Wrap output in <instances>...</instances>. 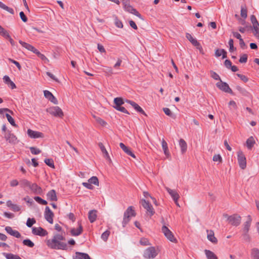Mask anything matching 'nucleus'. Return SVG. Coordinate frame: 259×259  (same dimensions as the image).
I'll use <instances>...</instances> for the list:
<instances>
[{
  "label": "nucleus",
  "instance_id": "obj_4",
  "mask_svg": "<svg viewBox=\"0 0 259 259\" xmlns=\"http://www.w3.org/2000/svg\"><path fill=\"white\" fill-rule=\"evenodd\" d=\"M162 232L164 234L166 238L172 242H176L177 239L174 237L171 231L165 225H163L161 228Z\"/></svg>",
  "mask_w": 259,
  "mask_h": 259
},
{
  "label": "nucleus",
  "instance_id": "obj_35",
  "mask_svg": "<svg viewBox=\"0 0 259 259\" xmlns=\"http://www.w3.org/2000/svg\"><path fill=\"white\" fill-rule=\"evenodd\" d=\"M0 35L5 38L10 37L8 32L0 25Z\"/></svg>",
  "mask_w": 259,
  "mask_h": 259
},
{
  "label": "nucleus",
  "instance_id": "obj_48",
  "mask_svg": "<svg viewBox=\"0 0 259 259\" xmlns=\"http://www.w3.org/2000/svg\"><path fill=\"white\" fill-rule=\"evenodd\" d=\"M6 116L8 121L10 122V123L12 125L14 126H15L16 125L15 123L14 119L11 117V116L10 115L7 113V114H6Z\"/></svg>",
  "mask_w": 259,
  "mask_h": 259
},
{
  "label": "nucleus",
  "instance_id": "obj_6",
  "mask_svg": "<svg viewBox=\"0 0 259 259\" xmlns=\"http://www.w3.org/2000/svg\"><path fill=\"white\" fill-rule=\"evenodd\" d=\"M241 217L237 214L228 217V221L230 224L234 226H238L241 223Z\"/></svg>",
  "mask_w": 259,
  "mask_h": 259
},
{
  "label": "nucleus",
  "instance_id": "obj_60",
  "mask_svg": "<svg viewBox=\"0 0 259 259\" xmlns=\"http://www.w3.org/2000/svg\"><path fill=\"white\" fill-rule=\"evenodd\" d=\"M9 60L11 62H12L13 64H14L17 66V67L19 69V70H21V66L20 63L18 62H17V61H15L14 60H13L12 59H10V58L9 59Z\"/></svg>",
  "mask_w": 259,
  "mask_h": 259
},
{
  "label": "nucleus",
  "instance_id": "obj_9",
  "mask_svg": "<svg viewBox=\"0 0 259 259\" xmlns=\"http://www.w3.org/2000/svg\"><path fill=\"white\" fill-rule=\"evenodd\" d=\"M238 161L239 166L241 169H244L246 166V158L242 152H239L238 153Z\"/></svg>",
  "mask_w": 259,
  "mask_h": 259
},
{
  "label": "nucleus",
  "instance_id": "obj_55",
  "mask_svg": "<svg viewBox=\"0 0 259 259\" xmlns=\"http://www.w3.org/2000/svg\"><path fill=\"white\" fill-rule=\"evenodd\" d=\"M44 96L45 97V98H46L49 100V99H50L51 97L53 95L51 92H50V91H49L48 90L44 91Z\"/></svg>",
  "mask_w": 259,
  "mask_h": 259
},
{
  "label": "nucleus",
  "instance_id": "obj_12",
  "mask_svg": "<svg viewBox=\"0 0 259 259\" xmlns=\"http://www.w3.org/2000/svg\"><path fill=\"white\" fill-rule=\"evenodd\" d=\"M28 136L32 139H36L39 138H43L44 134L42 133L34 131L30 129H28L27 132Z\"/></svg>",
  "mask_w": 259,
  "mask_h": 259
},
{
  "label": "nucleus",
  "instance_id": "obj_34",
  "mask_svg": "<svg viewBox=\"0 0 259 259\" xmlns=\"http://www.w3.org/2000/svg\"><path fill=\"white\" fill-rule=\"evenodd\" d=\"M251 256L253 259H259V250L257 248H253L251 250Z\"/></svg>",
  "mask_w": 259,
  "mask_h": 259
},
{
  "label": "nucleus",
  "instance_id": "obj_7",
  "mask_svg": "<svg viewBox=\"0 0 259 259\" xmlns=\"http://www.w3.org/2000/svg\"><path fill=\"white\" fill-rule=\"evenodd\" d=\"M157 255V253L154 247L147 248L144 253V257L146 258H154Z\"/></svg>",
  "mask_w": 259,
  "mask_h": 259
},
{
  "label": "nucleus",
  "instance_id": "obj_30",
  "mask_svg": "<svg viewBox=\"0 0 259 259\" xmlns=\"http://www.w3.org/2000/svg\"><path fill=\"white\" fill-rule=\"evenodd\" d=\"M19 42L23 47H24L25 48H26L28 50L30 51L31 52H32L33 51V50L34 49V48H35L32 45H30L29 44H27L26 42H24V41H23L22 40H19Z\"/></svg>",
  "mask_w": 259,
  "mask_h": 259
},
{
  "label": "nucleus",
  "instance_id": "obj_59",
  "mask_svg": "<svg viewBox=\"0 0 259 259\" xmlns=\"http://www.w3.org/2000/svg\"><path fill=\"white\" fill-rule=\"evenodd\" d=\"M41 60H42L45 63H48L49 62V59L42 54H40L38 56Z\"/></svg>",
  "mask_w": 259,
  "mask_h": 259
},
{
  "label": "nucleus",
  "instance_id": "obj_33",
  "mask_svg": "<svg viewBox=\"0 0 259 259\" xmlns=\"http://www.w3.org/2000/svg\"><path fill=\"white\" fill-rule=\"evenodd\" d=\"M250 224H251V219H250V218H249V220L246 221L244 224V226H243V233H248V231L249 230L250 227Z\"/></svg>",
  "mask_w": 259,
  "mask_h": 259
},
{
  "label": "nucleus",
  "instance_id": "obj_1",
  "mask_svg": "<svg viewBox=\"0 0 259 259\" xmlns=\"http://www.w3.org/2000/svg\"><path fill=\"white\" fill-rule=\"evenodd\" d=\"M65 240L64 237L59 234L55 235L52 239L47 241V245L52 249L66 250L67 248V245Z\"/></svg>",
  "mask_w": 259,
  "mask_h": 259
},
{
  "label": "nucleus",
  "instance_id": "obj_8",
  "mask_svg": "<svg viewBox=\"0 0 259 259\" xmlns=\"http://www.w3.org/2000/svg\"><path fill=\"white\" fill-rule=\"evenodd\" d=\"M216 85L222 91L226 93L232 94V90L230 89L229 85L226 82H223L222 80H221L220 82L217 83Z\"/></svg>",
  "mask_w": 259,
  "mask_h": 259
},
{
  "label": "nucleus",
  "instance_id": "obj_2",
  "mask_svg": "<svg viewBox=\"0 0 259 259\" xmlns=\"http://www.w3.org/2000/svg\"><path fill=\"white\" fill-rule=\"evenodd\" d=\"M47 112L51 115L57 117H62L63 116V112L62 109L58 106L51 107L47 109Z\"/></svg>",
  "mask_w": 259,
  "mask_h": 259
},
{
  "label": "nucleus",
  "instance_id": "obj_14",
  "mask_svg": "<svg viewBox=\"0 0 259 259\" xmlns=\"http://www.w3.org/2000/svg\"><path fill=\"white\" fill-rule=\"evenodd\" d=\"M165 189L168 193L170 195L173 200H179L180 198V195L176 190L171 189L167 187H165Z\"/></svg>",
  "mask_w": 259,
  "mask_h": 259
},
{
  "label": "nucleus",
  "instance_id": "obj_22",
  "mask_svg": "<svg viewBox=\"0 0 259 259\" xmlns=\"http://www.w3.org/2000/svg\"><path fill=\"white\" fill-rule=\"evenodd\" d=\"M47 199L51 201H57V197L56 191L54 190H51L47 194Z\"/></svg>",
  "mask_w": 259,
  "mask_h": 259
},
{
  "label": "nucleus",
  "instance_id": "obj_46",
  "mask_svg": "<svg viewBox=\"0 0 259 259\" xmlns=\"http://www.w3.org/2000/svg\"><path fill=\"white\" fill-rule=\"evenodd\" d=\"M45 163L51 167H54V163L53 159L46 158L44 160Z\"/></svg>",
  "mask_w": 259,
  "mask_h": 259
},
{
  "label": "nucleus",
  "instance_id": "obj_58",
  "mask_svg": "<svg viewBox=\"0 0 259 259\" xmlns=\"http://www.w3.org/2000/svg\"><path fill=\"white\" fill-rule=\"evenodd\" d=\"M213 160L214 161L221 162L222 161V158L220 154L214 155L213 157Z\"/></svg>",
  "mask_w": 259,
  "mask_h": 259
},
{
  "label": "nucleus",
  "instance_id": "obj_38",
  "mask_svg": "<svg viewBox=\"0 0 259 259\" xmlns=\"http://www.w3.org/2000/svg\"><path fill=\"white\" fill-rule=\"evenodd\" d=\"M88 181L91 184L96 186L99 185V180L97 177L93 176L88 180Z\"/></svg>",
  "mask_w": 259,
  "mask_h": 259
},
{
  "label": "nucleus",
  "instance_id": "obj_21",
  "mask_svg": "<svg viewBox=\"0 0 259 259\" xmlns=\"http://www.w3.org/2000/svg\"><path fill=\"white\" fill-rule=\"evenodd\" d=\"M186 37L194 46L196 47L197 48H199L200 47V44L196 39L194 38L190 34L187 33L186 34Z\"/></svg>",
  "mask_w": 259,
  "mask_h": 259
},
{
  "label": "nucleus",
  "instance_id": "obj_43",
  "mask_svg": "<svg viewBox=\"0 0 259 259\" xmlns=\"http://www.w3.org/2000/svg\"><path fill=\"white\" fill-rule=\"evenodd\" d=\"M94 117L95 118L96 121L102 126H105L107 124L106 122L103 120L102 119H101V118L99 117H96L95 116H94Z\"/></svg>",
  "mask_w": 259,
  "mask_h": 259
},
{
  "label": "nucleus",
  "instance_id": "obj_54",
  "mask_svg": "<svg viewBox=\"0 0 259 259\" xmlns=\"http://www.w3.org/2000/svg\"><path fill=\"white\" fill-rule=\"evenodd\" d=\"M140 243L142 245H144V246H147V245H149L150 244L149 240L147 238H142L140 240Z\"/></svg>",
  "mask_w": 259,
  "mask_h": 259
},
{
  "label": "nucleus",
  "instance_id": "obj_47",
  "mask_svg": "<svg viewBox=\"0 0 259 259\" xmlns=\"http://www.w3.org/2000/svg\"><path fill=\"white\" fill-rule=\"evenodd\" d=\"M114 103L115 105L121 106L123 104L124 102L121 98H115L114 99Z\"/></svg>",
  "mask_w": 259,
  "mask_h": 259
},
{
  "label": "nucleus",
  "instance_id": "obj_13",
  "mask_svg": "<svg viewBox=\"0 0 259 259\" xmlns=\"http://www.w3.org/2000/svg\"><path fill=\"white\" fill-rule=\"evenodd\" d=\"M5 230L9 234L16 238H19L21 236V234L18 231L13 230L11 227H6Z\"/></svg>",
  "mask_w": 259,
  "mask_h": 259
},
{
  "label": "nucleus",
  "instance_id": "obj_10",
  "mask_svg": "<svg viewBox=\"0 0 259 259\" xmlns=\"http://www.w3.org/2000/svg\"><path fill=\"white\" fill-rule=\"evenodd\" d=\"M54 216V214L53 212L51 211L49 206H47L45 208V219L50 224L53 223V217Z\"/></svg>",
  "mask_w": 259,
  "mask_h": 259
},
{
  "label": "nucleus",
  "instance_id": "obj_44",
  "mask_svg": "<svg viewBox=\"0 0 259 259\" xmlns=\"http://www.w3.org/2000/svg\"><path fill=\"white\" fill-rule=\"evenodd\" d=\"M34 199L38 203L42 204V205H46L47 204V202L46 200H44L41 199L39 196H35L34 197Z\"/></svg>",
  "mask_w": 259,
  "mask_h": 259
},
{
  "label": "nucleus",
  "instance_id": "obj_45",
  "mask_svg": "<svg viewBox=\"0 0 259 259\" xmlns=\"http://www.w3.org/2000/svg\"><path fill=\"white\" fill-rule=\"evenodd\" d=\"M36 223L35 220L34 218H28L27 220L26 225L28 227L30 228L33 224Z\"/></svg>",
  "mask_w": 259,
  "mask_h": 259
},
{
  "label": "nucleus",
  "instance_id": "obj_57",
  "mask_svg": "<svg viewBox=\"0 0 259 259\" xmlns=\"http://www.w3.org/2000/svg\"><path fill=\"white\" fill-rule=\"evenodd\" d=\"M104 71L105 72V73L109 75H111L113 73L112 68L110 67H106Z\"/></svg>",
  "mask_w": 259,
  "mask_h": 259
},
{
  "label": "nucleus",
  "instance_id": "obj_25",
  "mask_svg": "<svg viewBox=\"0 0 259 259\" xmlns=\"http://www.w3.org/2000/svg\"><path fill=\"white\" fill-rule=\"evenodd\" d=\"M161 146L165 155L168 157L169 153L168 152L167 144L163 139L161 141Z\"/></svg>",
  "mask_w": 259,
  "mask_h": 259
},
{
  "label": "nucleus",
  "instance_id": "obj_36",
  "mask_svg": "<svg viewBox=\"0 0 259 259\" xmlns=\"http://www.w3.org/2000/svg\"><path fill=\"white\" fill-rule=\"evenodd\" d=\"M24 245L32 248L34 246V243L29 239H24L23 241Z\"/></svg>",
  "mask_w": 259,
  "mask_h": 259
},
{
  "label": "nucleus",
  "instance_id": "obj_62",
  "mask_svg": "<svg viewBox=\"0 0 259 259\" xmlns=\"http://www.w3.org/2000/svg\"><path fill=\"white\" fill-rule=\"evenodd\" d=\"M20 17L21 19V20L24 22H27V17L26 16V15H25V14L23 12H21L20 13Z\"/></svg>",
  "mask_w": 259,
  "mask_h": 259
},
{
  "label": "nucleus",
  "instance_id": "obj_41",
  "mask_svg": "<svg viewBox=\"0 0 259 259\" xmlns=\"http://www.w3.org/2000/svg\"><path fill=\"white\" fill-rule=\"evenodd\" d=\"M250 21L252 24V28L259 25V23L254 15H252L250 16Z\"/></svg>",
  "mask_w": 259,
  "mask_h": 259
},
{
  "label": "nucleus",
  "instance_id": "obj_49",
  "mask_svg": "<svg viewBox=\"0 0 259 259\" xmlns=\"http://www.w3.org/2000/svg\"><path fill=\"white\" fill-rule=\"evenodd\" d=\"M210 75H211V77L215 80H219L220 81L221 80L220 76L216 72H215L213 71H210Z\"/></svg>",
  "mask_w": 259,
  "mask_h": 259
},
{
  "label": "nucleus",
  "instance_id": "obj_37",
  "mask_svg": "<svg viewBox=\"0 0 259 259\" xmlns=\"http://www.w3.org/2000/svg\"><path fill=\"white\" fill-rule=\"evenodd\" d=\"M110 234V232L109 230H106L101 235V239L104 241L105 242L107 241L108 239V237Z\"/></svg>",
  "mask_w": 259,
  "mask_h": 259
},
{
  "label": "nucleus",
  "instance_id": "obj_29",
  "mask_svg": "<svg viewBox=\"0 0 259 259\" xmlns=\"http://www.w3.org/2000/svg\"><path fill=\"white\" fill-rule=\"evenodd\" d=\"M204 251L207 259H218L216 255L211 251L205 249Z\"/></svg>",
  "mask_w": 259,
  "mask_h": 259
},
{
  "label": "nucleus",
  "instance_id": "obj_40",
  "mask_svg": "<svg viewBox=\"0 0 259 259\" xmlns=\"http://www.w3.org/2000/svg\"><path fill=\"white\" fill-rule=\"evenodd\" d=\"M241 16L245 19L247 17V10L245 7L241 6Z\"/></svg>",
  "mask_w": 259,
  "mask_h": 259
},
{
  "label": "nucleus",
  "instance_id": "obj_3",
  "mask_svg": "<svg viewBox=\"0 0 259 259\" xmlns=\"http://www.w3.org/2000/svg\"><path fill=\"white\" fill-rule=\"evenodd\" d=\"M141 203L143 207L146 210V213L150 217L152 216L155 213L154 209L152 205L145 199H142L141 200Z\"/></svg>",
  "mask_w": 259,
  "mask_h": 259
},
{
  "label": "nucleus",
  "instance_id": "obj_64",
  "mask_svg": "<svg viewBox=\"0 0 259 259\" xmlns=\"http://www.w3.org/2000/svg\"><path fill=\"white\" fill-rule=\"evenodd\" d=\"M163 110L164 113L166 115H168L169 116H172V114L169 108H163Z\"/></svg>",
  "mask_w": 259,
  "mask_h": 259
},
{
  "label": "nucleus",
  "instance_id": "obj_28",
  "mask_svg": "<svg viewBox=\"0 0 259 259\" xmlns=\"http://www.w3.org/2000/svg\"><path fill=\"white\" fill-rule=\"evenodd\" d=\"M179 145L181 147V152L182 153L185 152L187 150V145L186 142L183 139H180L179 141Z\"/></svg>",
  "mask_w": 259,
  "mask_h": 259
},
{
  "label": "nucleus",
  "instance_id": "obj_20",
  "mask_svg": "<svg viewBox=\"0 0 259 259\" xmlns=\"http://www.w3.org/2000/svg\"><path fill=\"white\" fill-rule=\"evenodd\" d=\"M207 238L209 241L212 243H215L217 242V239L214 236V232L212 230H207Z\"/></svg>",
  "mask_w": 259,
  "mask_h": 259
},
{
  "label": "nucleus",
  "instance_id": "obj_23",
  "mask_svg": "<svg viewBox=\"0 0 259 259\" xmlns=\"http://www.w3.org/2000/svg\"><path fill=\"white\" fill-rule=\"evenodd\" d=\"M97 211L91 210L89 212L88 218L91 223H94L97 219Z\"/></svg>",
  "mask_w": 259,
  "mask_h": 259
},
{
  "label": "nucleus",
  "instance_id": "obj_51",
  "mask_svg": "<svg viewBox=\"0 0 259 259\" xmlns=\"http://www.w3.org/2000/svg\"><path fill=\"white\" fill-rule=\"evenodd\" d=\"M254 35L259 39V25L253 27Z\"/></svg>",
  "mask_w": 259,
  "mask_h": 259
},
{
  "label": "nucleus",
  "instance_id": "obj_18",
  "mask_svg": "<svg viewBox=\"0 0 259 259\" xmlns=\"http://www.w3.org/2000/svg\"><path fill=\"white\" fill-rule=\"evenodd\" d=\"M124 8L125 11H126L127 12L134 14L139 18L141 17L140 14L136 10V9L134 8L132 6L129 5H125Z\"/></svg>",
  "mask_w": 259,
  "mask_h": 259
},
{
  "label": "nucleus",
  "instance_id": "obj_19",
  "mask_svg": "<svg viewBox=\"0 0 259 259\" xmlns=\"http://www.w3.org/2000/svg\"><path fill=\"white\" fill-rule=\"evenodd\" d=\"M126 102L131 104L134 107V108L138 112L143 114L146 115L144 111L136 103L130 100H126Z\"/></svg>",
  "mask_w": 259,
  "mask_h": 259
},
{
  "label": "nucleus",
  "instance_id": "obj_26",
  "mask_svg": "<svg viewBox=\"0 0 259 259\" xmlns=\"http://www.w3.org/2000/svg\"><path fill=\"white\" fill-rule=\"evenodd\" d=\"M2 254L7 259H21V258L18 255L14 254L11 253L3 252Z\"/></svg>",
  "mask_w": 259,
  "mask_h": 259
},
{
  "label": "nucleus",
  "instance_id": "obj_24",
  "mask_svg": "<svg viewBox=\"0 0 259 259\" xmlns=\"http://www.w3.org/2000/svg\"><path fill=\"white\" fill-rule=\"evenodd\" d=\"M124 217H127L130 218L131 217H135L136 215V213L133 209L132 206H129L126 211L124 213Z\"/></svg>",
  "mask_w": 259,
  "mask_h": 259
},
{
  "label": "nucleus",
  "instance_id": "obj_16",
  "mask_svg": "<svg viewBox=\"0 0 259 259\" xmlns=\"http://www.w3.org/2000/svg\"><path fill=\"white\" fill-rule=\"evenodd\" d=\"M78 227L77 228H72L70 233L72 236H77L79 235L82 232V227L81 224L78 222Z\"/></svg>",
  "mask_w": 259,
  "mask_h": 259
},
{
  "label": "nucleus",
  "instance_id": "obj_50",
  "mask_svg": "<svg viewBox=\"0 0 259 259\" xmlns=\"http://www.w3.org/2000/svg\"><path fill=\"white\" fill-rule=\"evenodd\" d=\"M114 22L115 25H116V27L120 28L123 27V24L122 22L120 20H119L117 17L115 18Z\"/></svg>",
  "mask_w": 259,
  "mask_h": 259
},
{
  "label": "nucleus",
  "instance_id": "obj_42",
  "mask_svg": "<svg viewBox=\"0 0 259 259\" xmlns=\"http://www.w3.org/2000/svg\"><path fill=\"white\" fill-rule=\"evenodd\" d=\"M30 182L26 179H22L20 181V185L22 187H28L29 188Z\"/></svg>",
  "mask_w": 259,
  "mask_h": 259
},
{
  "label": "nucleus",
  "instance_id": "obj_61",
  "mask_svg": "<svg viewBox=\"0 0 259 259\" xmlns=\"http://www.w3.org/2000/svg\"><path fill=\"white\" fill-rule=\"evenodd\" d=\"M230 48H229V51L232 52L234 50V47L233 46V40L232 39H230L228 42Z\"/></svg>",
  "mask_w": 259,
  "mask_h": 259
},
{
  "label": "nucleus",
  "instance_id": "obj_39",
  "mask_svg": "<svg viewBox=\"0 0 259 259\" xmlns=\"http://www.w3.org/2000/svg\"><path fill=\"white\" fill-rule=\"evenodd\" d=\"M119 146L127 155H128V154H131V149L127 147L123 143H120L119 144Z\"/></svg>",
  "mask_w": 259,
  "mask_h": 259
},
{
  "label": "nucleus",
  "instance_id": "obj_63",
  "mask_svg": "<svg viewBox=\"0 0 259 259\" xmlns=\"http://www.w3.org/2000/svg\"><path fill=\"white\" fill-rule=\"evenodd\" d=\"M237 75L244 82H246L248 81V79L247 77L244 75L241 74H237Z\"/></svg>",
  "mask_w": 259,
  "mask_h": 259
},
{
  "label": "nucleus",
  "instance_id": "obj_53",
  "mask_svg": "<svg viewBox=\"0 0 259 259\" xmlns=\"http://www.w3.org/2000/svg\"><path fill=\"white\" fill-rule=\"evenodd\" d=\"M247 61V55L246 54H243L239 59V62L241 63H245Z\"/></svg>",
  "mask_w": 259,
  "mask_h": 259
},
{
  "label": "nucleus",
  "instance_id": "obj_31",
  "mask_svg": "<svg viewBox=\"0 0 259 259\" xmlns=\"http://www.w3.org/2000/svg\"><path fill=\"white\" fill-rule=\"evenodd\" d=\"M0 8L7 11L11 14H13L14 13V10L12 8L8 7L1 2H0Z\"/></svg>",
  "mask_w": 259,
  "mask_h": 259
},
{
  "label": "nucleus",
  "instance_id": "obj_15",
  "mask_svg": "<svg viewBox=\"0 0 259 259\" xmlns=\"http://www.w3.org/2000/svg\"><path fill=\"white\" fill-rule=\"evenodd\" d=\"M29 189L35 194H41L42 192V189L36 184H31Z\"/></svg>",
  "mask_w": 259,
  "mask_h": 259
},
{
  "label": "nucleus",
  "instance_id": "obj_17",
  "mask_svg": "<svg viewBox=\"0 0 259 259\" xmlns=\"http://www.w3.org/2000/svg\"><path fill=\"white\" fill-rule=\"evenodd\" d=\"M99 146L103 153V154L104 155V157L107 160H108V161L109 162H111V159L109 156V155L107 152V151L106 150L105 146H104V145L102 143H99Z\"/></svg>",
  "mask_w": 259,
  "mask_h": 259
},
{
  "label": "nucleus",
  "instance_id": "obj_27",
  "mask_svg": "<svg viewBox=\"0 0 259 259\" xmlns=\"http://www.w3.org/2000/svg\"><path fill=\"white\" fill-rule=\"evenodd\" d=\"M75 259H91L90 256L85 253L76 252Z\"/></svg>",
  "mask_w": 259,
  "mask_h": 259
},
{
  "label": "nucleus",
  "instance_id": "obj_32",
  "mask_svg": "<svg viewBox=\"0 0 259 259\" xmlns=\"http://www.w3.org/2000/svg\"><path fill=\"white\" fill-rule=\"evenodd\" d=\"M255 143V141L252 137H249L246 141V146L248 149H250Z\"/></svg>",
  "mask_w": 259,
  "mask_h": 259
},
{
  "label": "nucleus",
  "instance_id": "obj_5",
  "mask_svg": "<svg viewBox=\"0 0 259 259\" xmlns=\"http://www.w3.org/2000/svg\"><path fill=\"white\" fill-rule=\"evenodd\" d=\"M3 136L5 139L11 144H15L18 143L17 137L11 131L4 133Z\"/></svg>",
  "mask_w": 259,
  "mask_h": 259
},
{
  "label": "nucleus",
  "instance_id": "obj_56",
  "mask_svg": "<svg viewBox=\"0 0 259 259\" xmlns=\"http://www.w3.org/2000/svg\"><path fill=\"white\" fill-rule=\"evenodd\" d=\"M82 184L84 187L89 189L92 190L94 188L92 184H91L89 181L88 182H83Z\"/></svg>",
  "mask_w": 259,
  "mask_h": 259
},
{
  "label": "nucleus",
  "instance_id": "obj_52",
  "mask_svg": "<svg viewBox=\"0 0 259 259\" xmlns=\"http://www.w3.org/2000/svg\"><path fill=\"white\" fill-rule=\"evenodd\" d=\"M30 150L31 153L33 154H34V155L38 154L41 152V151L39 149H37L33 147H30Z\"/></svg>",
  "mask_w": 259,
  "mask_h": 259
},
{
  "label": "nucleus",
  "instance_id": "obj_11",
  "mask_svg": "<svg viewBox=\"0 0 259 259\" xmlns=\"http://www.w3.org/2000/svg\"><path fill=\"white\" fill-rule=\"evenodd\" d=\"M32 233L34 235L40 236H45L48 234L47 231L41 227H33L32 229Z\"/></svg>",
  "mask_w": 259,
  "mask_h": 259
}]
</instances>
